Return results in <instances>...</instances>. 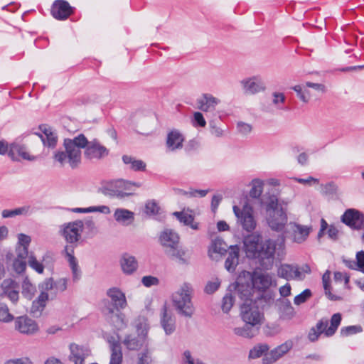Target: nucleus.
Returning a JSON list of instances; mask_svg holds the SVG:
<instances>
[{"mask_svg": "<svg viewBox=\"0 0 364 364\" xmlns=\"http://www.w3.org/2000/svg\"><path fill=\"white\" fill-rule=\"evenodd\" d=\"M87 143V138L80 134L73 139H65L63 141L64 151H56L53 159L60 167L68 165L72 169L77 168L81 164L82 151Z\"/></svg>", "mask_w": 364, "mask_h": 364, "instance_id": "obj_1", "label": "nucleus"}, {"mask_svg": "<svg viewBox=\"0 0 364 364\" xmlns=\"http://www.w3.org/2000/svg\"><path fill=\"white\" fill-rule=\"evenodd\" d=\"M159 241L168 257L177 259L181 264L188 263L186 251L180 245V237L176 232L168 228L164 229L159 235Z\"/></svg>", "mask_w": 364, "mask_h": 364, "instance_id": "obj_2", "label": "nucleus"}, {"mask_svg": "<svg viewBox=\"0 0 364 364\" xmlns=\"http://www.w3.org/2000/svg\"><path fill=\"white\" fill-rule=\"evenodd\" d=\"M84 223L81 220L65 223L59 227V235L63 237L67 245L63 251V254H74V250L82 238Z\"/></svg>", "mask_w": 364, "mask_h": 364, "instance_id": "obj_3", "label": "nucleus"}, {"mask_svg": "<svg viewBox=\"0 0 364 364\" xmlns=\"http://www.w3.org/2000/svg\"><path fill=\"white\" fill-rule=\"evenodd\" d=\"M266 220L272 230L282 231L287 223V208L278 203L274 196L269 197L265 204Z\"/></svg>", "mask_w": 364, "mask_h": 364, "instance_id": "obj_4", "label": "nucleus"}, {"mask_svg": "<svg viewBox=\"0 0 364 364\" xmlns=\"http://www.w3.org/2000/svg\"><path fill=\"white\" fill-rule=\"evenodd\" d=\"M192 287L184 283L172 296V300L178 314L185 317H191L194 307L191 301Z\"/></svg>", "mask_w": 364, "mask_h": 364, "instance_id": "obj_5", "label": "nucleus"}, {"mask_svg": "<svg viewBox=\"0 0 364 364\" xmlns=\"http://www.w3.org/2000/svg\"><path fill=\"white\" fill-rule=\"evenodd\" d=\"M262 299L243 303L240 306V316L242 321L247 324L260 327L264 320V314L258 306Z\"/></svg>", "mask_w": 364, "mask_h": 364, "instance_id": "obj_6", "label": "nucleus"}, {"mask_svg": "<svg viewBox=\"0 0 364 364\" xmlns=\"http://www.w3.org/2000/svg\"><path fill=\"white\" fill-rule=\"evenodd\" d=\"M132 186L140 187L141 184L139 183H132L122 179H117L103 186L102 192L105 196L123 199L132 194L129 192L132 190L131 188Z\"/></svg>", "mask_w": 364, "mask_h": 364, "instance_id": "obj_7", "label": "nucleus"}, {"mask_svg": "<svg viewBox=\"0 0 364 364\" xmlns=\"http://www.w3.org/2000/svg\"><path fill=\"white\" fill-rule=\"evenodd\" d=\"M233 212L237 218V224L242 227V230L247 232L255 230L257 221L253 215L254 210L247 202L242 205V208L234 205Z\"/></svg>", "mask_w": 364, "mask_h": 364, "instance_id": "obj_8", "label": "nucleus"}, {"mask_svg": "<svg viewBox=\"0 0 364 364\" xmlns=\"http://www.w3.org/2000/svg\"><path fill=\"white\" fill-rule=\"evenodd\" d=\"M311 272L309 264H304L299 267L296 264H282L277 269V275L287 280L302 281L306 274Z\"/></svg>", "mask_w": 364, "mask_h": 364, "instance_id": "obj_9", "label": "nucleus"}, {"mask_svg": "<svg viewBox=\"0 0 364 364\" xmlns=\"http://www.w3.org/2000/svg\"><path fill=\"white\" fill-rule=\"evenodd\" d=\"M275 243L272 240H266L259 246L254 258L259 260L261 266L266 269H270L274 262Z\"/></svg>", "mask_w": 364, "mask_h": 364, "instance_id": "obj_10", "label": "nucleus"}, {"mask_svg": "<svg viewBox=\"0 0 364 364\" xmlns=\"http://www.w3.org/2000/svg\"><path fill=\"white\" fill-rule=\"evenodd\" d=\"M83 149L85 158L91 161H100L107 156L109 153V149L96 139L90 141L87 139Z\"/></svg>", "mask_w": 364, "mask_h": 364, "instance_id": "obj_11", "label": "nucleus"}, {"mask_svg": "<svg viewBox=\"0 0 364 364\" xmlns=\"http://www.w3.org/2000/svg\"><path fill=\"white\" fill-rule=\"evenodd\" d=\"M242 277H246L247 281L250 283L253 289L259 291H265L272 284V277L267 273L258 272L251 273L247 271H242Z\"/></svg>", "mask_w": 364, "mask_h": 364, "instance_id": "obj_12", "label": "nucleus"}, {"mask_svg": "<svg viewBox=\"0 0 364 364\" xmlns=\"http://www.w3.org/2000/svg\"><path fill=\"white\" fill-rule=\"evenodd\" d=\"M54 280L53 278L46 279L39 286L41 292L38 298L33 301L31 306L32 313L41 312L46 305L49 299L48 291L54 289Z\"/></svg>", "mask_w": 364, "mask_h": 364, "instance_id": "obj_13", "label": "nucleus"}, {"mask_svg": "<svg viewBox=\"0 0 364 364\" xmlns=\"http://www.w3.org/2000/svg\"><path fill=\"white\" fill-rule=\"evenodd\" d=\"M121 310L114 309L111 304L105 305L102 310L107 321L117 330H122L127 326L125 316Z\"/></svg>", "mask_w": 364, "mask_h": 364, "instance_id": "obj_14", "label": "nucleus"}, {"mask_svg": "<svg viewBox=\"0 0 364 364\" xmlns=\"http://www.w3.org/2000/svg\"><path fill=\"white\" fill-rule=\"evenodd\" d=\"M341 220L353 230L363 229V214L356 209H348L342 215Z\"/></svg>", "mask_w": 364, "mask_h": 364, "instance_id": "obj_15", "label": "nucleus"}, {"mask_svg": "<svg viewBox=\"0 0 364 364\" xmlns=\"http://www.w3.org/2000/svg\"><path fill=\"white\" fill-rule=\"evenodd\" d=\"M311 230V226L301 225L295 222L289 224V234L290 237L294 242L298 244L305 242Z\"/></svg>", "mask_w": 364, "mask_h": 364, "instance_id": "obj_16", "label": "nucleus"}, {"mask_svg": "<svg viewBox=\"0 0 364 364\" xmlns=\"http://www.w3.org/2000/svg\"><path fill=\"white\" fill-rule=\"evenodd\" d=\"M293 348V342L290 340L274 348L269 353H265L262 358L264 364H272L283 357Z\"/></svg>", "mask_w": 364, "mask_h": 364, "instance_id": "obj_17", "label": "nucleus"}, {"mask_svg": "<svg viewBox=\"0 0 364 364\" xmlns=\"http://www.w3.org/2000/svg\"><path fill=\"white\" fill-rule=\"evenodd\" d=\"M235 289V294L241 300L244 301L243 303H249L250 301H253L251 298L253 287L247 281L246 277H242V272L237 277Z\"/></svg>", "mask_w": 364, "mask_h": 364, "instance_id": "obj_18", "label": "nucleus"}, {"mask_svg": "<svg viewBox=\"0 0 364 364\" xmlns=\"http://www.w3.org/2000/svg\"><path fill=\"white\" fill-rule=\"evenodd\" d=\"M69 360L73 364H85V360L91 352L88 347L72 343L69 346Z\"/></svg>", "mask_w": 364, "mask_h": 364, "instance_id": "obj_19", "label": "nucleus"}, {"mask_svg": "<svg viewBox=\"0 0 364 364\" xmlns=\"http://www.w3.org/2000/svg\"><path fill=\"white\" fill-rule=\"evenodd\" d=\"M73 8L65 0H56L52 5L51 14L57 20L67 19L73 13Z\"/></svg>", "mask_w": 364, "mask_h": 364, "instance_id": "obj_20", "label": "nucleus"}, {"mask_svg": "<svg viewBox=\"0 0 364 364\" xmlns=\"http://www.w3.org/2000/svg\"><path fill=\"white\" fill-rule=\"evenodd\" d=\"M220 100L209 93H203L196 100L197 108L205 112H211L215 110Z\"/></svg>", "mask_w": 364, "mask_h": 364, "instance_id": "obj_21", "label": "nucleus"}, {"mask_svg": "<svg viewBox=\"0 0 364 364\" xmlns=\"http://www.w3.org/2000/svg\"><path fill=\"white\" fill-rule=\"evenodd\" d=\"M160 323L166 335H171L175 331L176 318L172 312L168 310L166 304L161 310Z\"/></svg>", "mask_w": 364, "mask_h": 364, "instance_id": "obj_22", "label": "nucleus"}, {"mask_svg": "<svg viewBox=\"0 0 364 364\" xmlns=\"http://www.w3.org/2000/svg\"><path fill=\"white\" fill-rule=\"evenodd\" d=\"M107 295L110 298L111 303L107 302L106 305L111 304L114 309H124L127 305L125 294L117 287H112L107 290Z\"/></svg>", "mask_w": 364, "mask_h": 364, "instance_id": "obj_23", "label": "nucleus"}, {"mask_svg": "<svg viewBox=\"0 0 364 364\" xmlns=\"http://www.w3.org/2000/svg\"><path fill=\"white\" fill-rule=\"evenodd\" d=\"M244 247L248 257H252L257 255V251L262 245L261 235L259 234H252L245 237Z\"/></svg>", "mask_w": 364, "mask_h": 364, "instance_id": "obj_24", "label": "nucleus"}, {"mask_svg": "<svg viewBox=\"0 0 364 364\" xmlns=\"http://www.w3.org/2000/svg\"><path fill=\"white\" fill-rule=\"evenodd\" d=\"M9 156L14 161H19V158L28 161H34L36 156H31L28 151L26 147L18 143H12L9 146Z\"/></svg>", "mask_w": 364, "mask_h": 364, "instance_id": "obj_25", "label": "nucleus"}, {"mask_svg": "<svg viewBox=\"0 0 364 364\" xmlns=\"http://www.w3.org/2000/svg\"><path fill=\"white\" fill-rule=\"evenodd\" d=\"M39 129L41 131L42 134L35 133V134L40 137L43 145L48 148H55L58 141V137L55 133L52 131L50 127L46 124L40 125Z\"/></svg>", "mask_w": 364, "mask_h": 364, "instance_id": "obj_26", "label": "nucleus"}, {"mask_svg": "<svg viewBox=\"0 0 364 364\" xmlns=\"http://www.w3.org/2000/svg\"><path fill=\"white\" fill-rule=\"evenodd\" d=\"M15 327L21 333L31 334L38 329L36 323L27 316H19L15 321Z\"/></svg>", "mask_w": 364, "mask_h": 364, "instance_id": "obj_27", "label": "nucleus"}, {"mask_svg": "<svg viewBox=\"0 0 364 364\" xmlns=\"http://www.w3.org/2000/svg\"><path fill=\"white\" fill-rule=\"evenodd\" d=\"M228 248V246L223 240L215 238L211 242L208 250V255L213 259H218L219 257L227 252Z\"/></svg>", "mask_w": 364, "mask_h": 364, "instance_id": "obj_28", "label": "nucleus"}, {"mask_svg": "<svg viewBox=\"0 0 364 364\" xmlns=\"http://www.w3.org/2000/svg\"><path fill=\"white\" fill-rule=\"evenodd\" d=\"M241 83L245 92L248 94H255L265 89L264 83L257 77L243 80Z\"/></svg>", "mask_w": 364, "mask_h": 364, "instance_id": "obj_29", "label": "nucleus"}, {"mask_svg": "<svg viewBox=\"0 0 364 364\" xmlns=\"http://www.w3.org/2000/svg\"><path fill=\"white\" fill-rule=\"evenodd\" d=\"M120 265L122 272L125 274L129 275L136 271L138 268V262L135 257L128 253H124L120 259Z\"/></svg>", "mask_w": 364, "mask_h": 364, "instance_id": "obj_30", "label": "nucleus"}, {"mask_svg": "<svg viewBox=\"0 0 364 364\" xmlns=\"http://www.w3.org/2000/svg\"><path fill=\"white\" fill-rule=\"evenodd\" d=\"M184 141L183 136L176 129H173L168 132L166 139V146L170 151H175L183 147Z\"/></svg>", "mask_w": 364, "mask_h": 364, "instance_id": "obj_31", "label": "nucleus"}, {"mask_svg": "<svg viewBox=\"0 0 364 364\" xmlns=\"http://www.w3.org/2000/svg\"><path fill=\"white\" fill-rule=\"evenodd\" d=\"M240 248L237 245L230 246L228 256L225 262V267L229 272H233L239 263Z\"/></svg>", "mask_w": 364, "mask_h": 364, "instance_id": "obj_32", "label": "nucleus"}, {"mask_svg": "<svg viewBox=\"0 0 364 364\" xmlns=\"http://www.w3.org/2000/svg\"><path fill=\"white\" fill-rule=\"evenodd\" d=\"M114 218L117 222L123 225H130L134 219V213L124 208H117Z\"/></svg>", "mask_w": 364, "mask_h": 364, "instance_id": "obj_33", "label": "nucleus"}, {"mask_svg": "<svg viewBox=\"0 0 364 364\" xmlns=\"http://www.w3.org/2000/svg\"><path fill=\"white\" fill-rule=\"evenodd\" d=\"M145 343V336H127L123 341L124 345L129 350H137L141 348Z\"/></svg>", "mask_w": 364, "mask_h": 364, "instance_id": "obj_34", "label": "nucleus"}, {"mask_svg": "<svg viewBox=\"0 0 364 364\" xmlns=\"http://www.w3.org/2000/svg\"><path fill=\"white\" fill-rule=\"evenodd\" d=\"M111 350L109 364H122V350L121 344L117 341H109Z\"/></svg>", "mask_w": 364, "mask_h": 364, "instance_id": "obj_35", "label": "nucleus"}, {"mask_svg": "<svg viewBox=\"0 0 364 364\" xmlns=\"http://www.w3.org/2000/svg\"><path fill=\"white\" fill-rule=\"evenodd\" d=\"M259 328L252 326L250 324H245L242 327H236L233 329L235 335L243 338H251L255 336L259 331Z\"/></svg>", "mask_w": 364, "mask_h": 364, "instance_id": "obj_36", "label": "nucleus"}, {"mask_svg": "<svg viewBox=\"0 0 364 364\" xmlns=\"http://www.w3.org/2000/svg\"><path fill=\"white\" fill-rule=\"evenodd\" d=\"M328 325V321L326 318H322L318 321L315 327H312L308 335L309 339L314 342L318 340L321 333H325L326 327Z\"/></svg>", "mask_w": 364, "mask_h": 364, "instance_id": "obj_37", "label": "nucleus"}, {"mask_svg": "<svg viewBox=\"0 0 364 364\" xmlns=\"http://www.w3.org/2000/svg\"><path fill=\"white\" fill-rule=\"evenodd\" d=\"M330 281L331 272L328 270H327L322 276V282L325 291V294L328 297V299L331 301H341L342 299L341 296L333 294L331 293L330 288Z\"/></svg>", "mask_w": 364, "mask_h": 364, "instance_id": "obj_38", "label": "nucleus"}, {"mask_svg": "<svg viewBox=\"0 0 364 364\" xmlns=\"http://www.w3.org/2000/svg\"><path fill=\"white\" fill-rule=\"evenodd\" d=\"M122 161L125 164L129 165L130 168L134 171H142L146 169V164L142 160H138L128 155L122 156Z\"/></svg>", "mask_w": 364, "mask_h": 364, "instance_id": "obj_39", "label": "nucleus"}, {"mask_svg": "<svg viewBox=\"0 0 364 364\" xmlns=\"http://www.w3.org/2000/svg\"><path fill=\"white\" fill-rule=\"evenodd\" d=\"M65 257L67 258L70 267L72 270L73 274V280L74 282H77L81 277V271L78 267L77 262L76 258L74 256V254H64Z\"/></svg>", "mask_w": 364, "mask_h": 364, "instance_id": "obj_40", "label": "nucleus"}, {"mask_svg": "<svg viewBox=\"0 0 364 364\" xmlns=\"http://www.w3.org/2000/svg\"><path fill=\"white\" fill-rule=\"evenodd\" d=\"M279 310L284 318L291 319L295 315L294 309L291 302L287 299H282L279 301Z\"/></svg>", "mask_w": 364, "mask_h": 364, "instance_id": "obj_41", "label": "nucleus"}, {"mask_svg": "<svg viewBox=\"0 0 364 364\" xmlns=\"http://www.w3.org/2000/svg\"><path fill=\"white\" fill-rule=\"evenodd\" d=\"M73 213H93V212H100L104 214H109L110 213V209L107 205H100V206H90L89 208H75L71 209Z\"/></svg>", "mask_w": 364, "mask_h": 364, "instance_id": "obj_42", "label": "nucleus"}, {"mask_svg": "<svg viewBox=\"0 0 364 364\" xmlns=\"http://www.w3.org/2000/svg\"><path fill=\"white\" fill-rule=\"evenodd\" d=\"M252 188L250 196L253 198H259L262 193L264 182L259 178H255L251 181Z\"/></svg>", "mask_w": 364, "mask_h": 364, "instance_id": "obj_43", "label": "nucleus"}, {"mask_svg": "<svg viewBox=\"0 0 364 364\" xmlns=\"http://www.w3.org/2000/svg\"><path fill=\"white\" fill-rule=\"evenodd\" d=\"M341 322V314L340 313L334 314L331 318V326L326 327L325 335L326 336H333Z\"/></svg>", "mask_w": 364, "mask_h": 364, "instance_id": "obj_44", "label": "nucleus"}, {"mask_svg": "<svg viewBox=\"0 0 364 364\" xmlns=\"http://www.w3.org/2000/svg\"><path fill=\"white\" fill-rule=\"evenodd\" d=\"M36 291V286L31 284L28 277H26L22 283L23 296L28 299H31Z\"/></svg>", "mask_w": 364, "mask_h": 364, "instance_id": "obj_45", "label": "nucleus"}, {"mask_svg": "<svg viewBox=\"0 0 364 364\" xmlns=\"http://www.w3.org/2000/svg\"><path fill=\"white\" fill-rule=\"evenodd\" d=\"M269 349V346L266 343L257 345L250 350L249 358L251 359L258 358L263 354L267 353Z\"/></svg>", "mask_w": 364, "mask_h": 364, "instance_id": "obj_46", "label": "nucleus"}, {"mask_svg": "<svg viewBox=\"0 0 364 364\" xmlns=\"http://www.w3.org/2000/svg\"><path fill=\"white\" fill-rule=\"evenodd\" d=\"M173 215L180 221V223H183L184 225H189L191 222H193L194 217L188 214L184 211L181 212H174Z\"/></svg>", "mask_w": 364, "mask_h": 364, "instance_id": "obj_47", "label": "nucleus"}, {"mask_svg": "<svg viewBox=\"0 0 364 364\" xmlns=\"http://www.w3.org/2000/svg\"><path fill=\"white\" fill-rule=\"evenodd\" d=\"M13 319L14 316L9 313L7 305L4 303H0V321L9 323Z\"/></svg>", "mask_w": 364, "mask_h": 364, "instance_id": "obj_48", "label": "nucleus"}, {"mask_svg": "<svg viewBox=\"0 0 364 364\" xmlns=\"http://www.w3.org/2000/svg\"><path fill=\"white\" fill-rule=\"evenodd\" d=\"M234 297L231 293H227L223 298L221 308L224 313H228L232 307Z\"/></svg>", "mask_w": 364, "mask_h": 364, "instance_id": "obj_49", "label": "nucleus"}, {"mask_svg": "<svg viewBox=\"0 0 364 364\" xmlns=\"http://www.w3.org/2000/svg\"><path fill=\"white\" fill-rule=\"evenodd\" d=\"M28 263V265L38 274H42L43 272V264L38 262L33 254L29 255Z\"/></svg>", "mask_w": 364, "mask_h": 364, "instance_id": "obj_50", "label": "nucleus"}, {"mask_svg": "<svg viewBox=\"0 0 364 364\" xmlns=\"http://www.w3.org/2000/svg\"><path fill=\"white\" fill-rule=\"evenodd\" d=\"M362 331L363 328L360 326H349L341 328V335L342 336H349L358 333H360Z\"/></svg>", "mask_w": 364, "mask_h": 364, "instance_id": "obj_51", "label": "nucleus"}, {"mask_svg": "<svg viewBox=\"0 0 364 364\" xmlns=\"http://www.w3.org/2000/svg\"><path fill=\"white\" fill-rule=\"evenodd\" d=\"M191 123L195 127H205L206 125V121L203 114L200 112H196L193 113Z\"/></svg>", "mask_w": 364, "mask_h": 364, "instance_id": "obj_52", "label": "nucleus"}, {"mask_svg": "<svg viewBox=\"0 0 364 364\" xmlns=\"http://www.w3.org/2000/svg\"><path fill=\"white\" fill-rule=\"evenodd\" d=\"M311 296V291L310 289H306L301 294L296 295L294 299V303L296 305H300L306 302Z\"/></svg>", "mask_w": 364, "mask_h": 364, "instance_id": "obj_53", "label": "nucleus"}, {"mask_svg": "<svg viewBox=\"0 0 364 364\" xmlns=\"http://www.w3.org/2000/svg\"><path fill=\"white\" fill-rule=\"evenodd\" d=\"M13 269L18 274H22L25 272L26 268V262L24 259L16 258L13 262Z\"/></svg>", "mask_w": 364, "mask_h": 364, "instance_id": "obj_54", "label": "nucleus"}, {"mask_svg": "<svg viewBox=\"0 0 364 364\" xmlns=\"http://www.w3.org/2000/svg\"><path fill=\"white\" fill-rule=\"evenodd\" d=\"M159 206L154 200L148 201L145 205V213L149 215H155L159 213Z\"/></svg>", "mask_w": 364, "mask_h": 364, "instance_id": "obj_55", "label": "nucleus"}, {"mask_svg": "<svg viewBox=\"0 0 364 364\" xmlns=\"http://www.w3.org/2000/svg\"><path fill=\"white\" fill-rule=\"evenodd\" d=\"M220 281L219 279L215 278L213 281H210L205 287V292L211 294L216 291L220 286Z\"/></svg>", "mask_w": 364, "mask_h": 364, "instance_id": "obj_56", "label": "nucleus"}, {"mask_svg": "<svg viewBox=\"0 0 364 364\" xmlns=\"http://www.w3.org/2000/svg\"><path fill=\"white\" fill-rule=\"evenodd\" d=\"M1 287L2 289L3 294H4L10 290L16 289L17 284L14 280H13L11 279H6L2 282L1 284Z\"/></svg>", "mask_w": 364, "mask_h": 364, "instance_id": "obj_57", "label": "nucleus"}, {"mask_svg": "<svg viewBox=\"0 0 364 364\" xmlns=\"http://www.w3.org/2000/svg\"><path fill=\"white\" fill-rule=\"evenodd\" d=\"M292 89L296 92L298 97L304 102L306 103L309 100L308 91H304L301 85H295Z\"/></svg>", "mask_w": 364, "mask_h": 364, "instance_id": "obj_58", "label": "nucleus"}, {"mask_svg": "<svg viewBox=\"0 0 364 364\" xmlns=\"http://www.w3.org/2000/svg\"><path fill=\"white\" fill-rule=\"evenodd\" d=\"M54 289H55V294L63 292L67 289L68 279L66 278H60L56 282L54 281Z\"/></svg>", "mask_w": 364, "mask_h": 364, "instance_id": "obj_59", "label": "nucleus"}, {"mask_svg": "<svg viewBox=\"0 0 364 364\" xmlns=\"http://www.w3.org/2000/svg\"><path fill=\"white\" fill-rule=\"evenodd\" d=\"M15 217L17 215H29L32 213V208L30 205H23L14 209Z\"/></svg>", "mask_w": 364, "mask_h": 364, "instance_id": "obj_60", "label": "nucleus"}, {"mask_svg": "<svg viewBox=\"0 0 364 364\" xmlns=\"http://www.w3.org/2000/svg\"><path fill=\"white\" fill-rule=\"evenodd\" d=\"M159 282V279L153 276H144L141 279V283L146 287L157 285Z\"/></svg>", "mask_w": 364, "mask_h": 364, "instance_id": "obj_61", "label": "nucleus"}, {"mask_svg": "<svg viewBox=\"0 0 364 364\" xmlns=\"http://www.w3.org/2000/svg\"><path fill=\"white\" fill-rule=\"evenodd\" d=\"M31 241V239L30 236L23 233H20L18 235V246L26 247L28 248Z\"/></svg>", "mask_w": 364, "mask_h": 364, "instance_id": "obj_62", "label": "nucleus"}, {"mask_svg": "<svg viewBox=\"0 0 364 364\" xmlns=\"http://www.w3.org/2000/svg\"><path fill=\"white\" fill-rule=\"evenodd\" d=\"M327 235L329 239L336 241L339 237V230L335 225H330L327 230Z\"/></svg>", "mask_w": 364, "mask_h": 364, "instance_id": "obj_63", "label": "nucleus"}, {"mask_svg": "<svg viewBox=\"0 0 364 364\" xmlns=\"http://www.w3.org/2000/svg\"><path fill=\"white\" fill-rule=\"evenodd\" d=\"M237 128L238 132L243 135H247L250 134L252 131V126L247 123H245L242 122H240L237 123Z\"/></svg>", "mask_w": 364, "mask_h": 364, "instance_id": "obj_64", "label": "nucleus"}]
</instances>
